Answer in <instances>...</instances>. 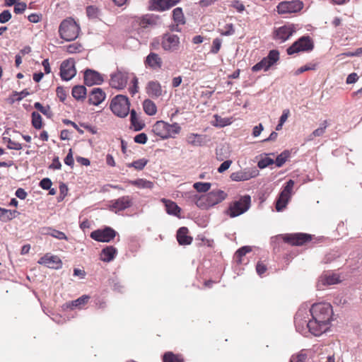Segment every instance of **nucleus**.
<instances>
[{
  "label": "nucleus",
  "mask_w": 362,
  "mask_h": 362,
  "mask_svg": "<svg viewBox=\"0 0 362 362\" xmlns=\"http://www.w3.org/2000/svg\"><path fill=\"white\" fill-rule=\"evenodd\" d=\"M305 310L299 309L294 317V322L298 331L304 325L308 328L309 332L315 335L320 336L329 329V325L333 314L332 307L329 303H315L310 308L309 312L312 320L308 321L304 316Z\"/></svg>",
  "instance_id": "obj_1"
},
{
  "label": "nucleus",
  "mask_w": 362,
  "mask_h": 362,
  "mask_svg": "<svg viewBox=\"0 0 362 362\" xmlns=\"http://www.w3.org/2000/svg\"><path fill=\"white\" fill-rule=\"evenodd\" d=\"M226 197V193L223 190H212L206 194L202 195L199 197L196 196L195 204L199 208L205 209L221 202Z\"/></svg>",
  "instance_id": "obj_2"
},
{
  "label": "nucleus",
  "mask_w": 362,
  "mask_h": 362,
  "mask_svg": "<svg viewBox=\"0 0 362 362\" xmlns=\"http://www.w3.org/2000/svg\"><path fill=\"white\" fill-rule=\"evenodd\" d=\"M79 26L71 18L64 20L59 25V33L61 38L66 41L75 40L79 32Z\"/></svg>",
  "instance_id": "obj_3"
},
{
  "label": "nucleus",
  "mask_w": 362,
  "mask_h": 362,
  "mask_svg": "<svg viewBox=\"0 0 362 362\" xmlns=\"http://www.w3.org/2000/svg\"><path fill=\"white\" fill-rule=\"evenodd\" d=\"M130 103L126 95H117L112 100L110 103V109L112 112L119 117H125L128 115Z\"/></svg>",
  "instance_id": "obj_4"
},
{
  "label": "nucleus",
  "mask_w": 362,
  "mask_h": 362,
  "mask_svg": "<svg viewBox=\"0 0 362 362\" xmlns=\"http://www.w3.org/2000/svg\"><path fill=\"white\" fill-rule=\"evenodd\" d=\"M314 48V43L310 36H303L287 48V54L292 55L300 52H310Z\"/></svg>",
  "instance_id": "obj_5"
},
{
  "label": "nucleus",
  "mask_w": 362,
  "mask_h": 362,
  "mask_svg": "<svg viewBox=\"0 0 362 362\" xmlns=\"http://www.w3.org/2000/svg\"><path fill=\"white\" fill-rule=\"evenodd\" d=\"M251 197L250 195H244L238 201L233 202L228 209V215L232 217L238 216L246 212L250 207Z\"/></svg>",
  "instance_id": "obj_6"
},
{
  "label": "nucleus",
  "mask_w": 362,
  "mask_h": 362,
  "mask_svg": "<svg viewBox=\"0 0 362 362\" xmlns=\"http://www.w3.org/2000/svg\"><path fill=\"white\" fill-rule=\"evenodd\" d=\"M279 59V52L276 49L270 50L268 55L264 57L259 62L257 63L252 67L254 72L259 71L262 69L264 71L269 70Z\"/></svg>",
  "instance_id": "obj_7"
},
{
  "label": "nucleus",
  "mask_w": 362,
  "mask_h": 362,
  "mask_svg": "<svg viewBox=\"0 0 362 362\" xmlns=\"http://www.w3.org/2000/svg\"><path fill=\"white\" fill-rule=\"evenodd\" d=\"M294 184L293 180H289L286 182L276 202V209L277 211H281L286 206L291 198Z\"/></svg>",
  "instance_id": "obj_8"
},
{
  "label": "nucleus",
  "mask_w": 362,
  "mask_h": 362,
  "mask_svg": "<svg viewBox=\"0 0 362 362\" xmlns=\"http://www.w3.org/2000/svg\"><path fill=\"white\" fill-rule=\"evenodd\" d=\"M117 233L111 227L106 226L103 229L93 230L90 233V238L98 242L109 243L113 240Z\"/></svg>",
  "instance_id": "obj_9"
},
{
  "label": "nucleus",
  "mask_w": 362,
  "mask_h": 362,
  "mask_svg": "<svg viewBox=\"0 0 362 362\" xmlns=\"http://www.w3.org/2000/svg\"><path fill=\"white\" fill-rule=\"evenodd\" d=\"M128 74V72L122 71L120 69H117L116 72L111 74L110 79V86L117 90L124 89L129 80Z\"/></svg>",
  "instance_id": "obj_10"
},
{
  "label": "nucleus",
  "mask_w": 362,
  "mask_h": 362,
  "mask_svg": "<svg viewBox=\"0 0 362 362\" xmlns=\"http://www.w3.org/2000/svg\"><path fill=\"white\" fill-rule=\"evenodd\" d=\"M303 8V3L299 0L282 1L277 6V11L279 14L296 13Z\"/></svg>",
  "instance_id": "obj_11"
},
{
  "label": "nucleus",
  "mask_w": 362,
  "mask_h": 362,
  "mask_svg": "<svg viewBox=\"0 0 362 362\" xmlns=\"http://www.w3.org/2000/svg\"><path fill=\"white\" fill-rule=\"evenodd\" d=\"M76 74L75 62L73 59L64 60L60 66V76L64 81H70Z\"/></svg>",
  "instance_id": "obj_12"
},
{
  "label": "nucleus",
  "mask_w": 362,
  "mask_h": 362,
  "mask_svg": "<svg viewBox=\"0 0 362 362\" xmlns=\"http://www.w3.org/2000/svg\"><path fill=\"white\" fill-rule=\"evenodd\" d=\"M296 30V28L293 24L284 25L274 30V38L280 42H284L293 35Z\"/></svg>",
  "instance_id": "obj_13"
},
{
  "label": "nucleus",
  "mask_w": 362,
  "mask_h": 362,
  "mask_svg": "<svg viewBox=\"0 0 362 362\" xmlns=\"http://www.w3.org/2000/svg\"><path fill=\"white\" fill-rule=\"evenodd\" d=\"M133 204V199L130 196H122L117 199L110 202V209L111 211L117 213L124 211Z\"/></svg>",
  "instance_id": "obj_14"
},
{
  "label": "nucleus",
  "mask_w": 362,
  "mask_h": 362,
  "mask_svg": "<svg viewBox=\"0 0 362 362\" xmlns=\"http://www.w3.org/2000/svg\"><path fill=\"white\" fill-rule=\"evenodd\" d=\"M259 175V170L255 168H245L242 170L231 173L230 177L233 181L241 182L247 181L251 178H254Z\"/></svg>",
  "instance_id": "obj_15"
},
{
  "label": "nucleus",
  "mask_w": 362,
  "mask_h": 362,
  "mask_svg": "<svg viewBox=\"0 0 362 362\" xmlns=\"http://www.w3.org/2000/svg\"><path fill=\"white\" fill-rule=\"evenodd\" d=\"M162 48L168 52H175L180 47V38L176 35L165 34L161 42Z\"/></svg>",
  "instance_id": "obj_16"
},
{
  "label": "nucleus",
  "mask_w": 362,
  "mask_h": 362,
  "mask_svg": "<svg viewBox=\"0 0 362 362\" xmlns=\"http://www.w3.org/2000/svg\"><path fill=\"white\" fill-rule=\"evenodd\" d=\"M37 263L51 269H59L62 267V263L60 258L57 255H51L50 253L45 254L42 257Z\"/></svg>",
  "instance_id": "obj_17"
},
{
  "label": "nucleus",
  "mask_w": 362,
  "mask_h": 362,
  "mask_svg": "<svg viewBox=\"0 0 362 362\" xmlns=\"http://www.w3.org/2000/svg\"><path fill=\"white\" fill-rule=\"evenodd\" d=\"M311 240L310 235L307 233L287 234L284 236V240L292 245H302Z\"/></svg>",
  "instance_id": "obj_18"
},
{
  "label": "nucleus",
  "mask_w": 362,
  "mask_h": 362,
  "mask_svg": "<svg viewBox=\"0 0 362 362\" xmlns=\"http://www.w3.org/2000/svg\"><path fill=\"white\" fill-rule=\"evenodd\" d=\"M104 81L103 76L98 71L86 69L84 72V83L88 86L100 85Z\"/></svg>",
  "instance_id": "obj_19"
},
{
  "label": "nucleus",
  "mask_w": 362,
  "mask_h": 362,
  "mask_svg": "<svg viewBox=\"0 0 362 362\" xmlns=\"http://www.w3.org/2000/svg\"><path fill=\"white\" fill-rule=\"evenodd\" d=\"M146 91L153 98H158L163 94L161 85L157 81H148L146 87Z\"/></svg>",
  "instance_id": "obj_20"
},
{
  "label": "nucleus",
  "mask_w": 362,
  "mask_h": 362,
  "mask_svg": "<svg viewBox=\"0 0 362 362\" xmlns=\"http://www.w3.org/2000/svg\"><path fill=\"white\" fill-rule=\"evenodd\" d=\"M106 95L100 88H94L88 96V103L93 105H100L105 99Z\"/></svg>",
  "instance_id": "obj_21"
},
{
  "label": "nucleus",
  "mask_w": 362,
  "mask_h": 362,
  "mask_svg": "<svg viewBox=\"0 0 362 362\" xmlns=\"http://www.w3.org/2000/svg\"><path fill=\"white\" fill-rule=\"evenodd\" d=\"M162 59L159 55L154 52H151L145 60L146 66L151 67L153 69H160L162 66Z\"/></svg>",
  "instance_id": "obj_22"
},
{
  "label": "nucleus",
  "mask_w": 362,
  "mask_h": 362,
  "mask_svg": "<svg viewBox=\"0 0 362 362\" xmlns=\"http://www.w3.org/2000/svg\"><path fill=\"white\" fill-rule=\"evenodd\" d=\"M167 128H168V123L163 121H157L153 126V132L162 139H168L169 135L167 134Z\"/></svg>",
  "instance_id": "obj_23"
},
{
  "label": "nucleus",
  "mask_w": 362,
  "mask_h": 362,
  "mask_svg": "<svg viewBox=\"0 0 362 362\" xmlns=\"http://www.w3.org/2000/svg\"><path fill=\"white\" fill-rule=\"evenodd\" d=\"M206 136L198 134H189L187 136V141L193 146H201L206 144Z\"/></svg>",
  "instance_id": "obj_24"
},
{
  "label": "nucleus",
  "mask_w": 362,
  "mask_h": 362,
  "mask_svg": "<svg viewBox=\"0 0 362 362\" xmlns=\"http://www.w3.org/2000/svg\"><path fill=\"white\" fill-rule=\"evenodd\" d=\"M188 229L186 227H181L177 231V240L180 245H190L192 238L187 235Z\"/></svg>",
  "instance_id": "obj_25"
},
{
  "label": "nucleus",
  "mask_w": 362,
  "mask_h": 362,
  "mask_svg": "<svg viewBox=\"0 0 362 362\" xmlns=\"http://www.w3.org/2000/svg\"><path fill=\"white\" fill-rule=\"evenodd\" d=\"M117 254V249L113 246H107L103 248L100 254V259L105 262H109L114 259Z\"/></svg>",
  "instance_id": "obj_26"
},
{
  "label": "nucleus",
  "mask_w": 362,
  "mask_h": 362,
  "mask_svg": "<svg viewBox=\"0 0 362 362\" xmlns=\"http://www.w3.org/2000/svg\"><path fill=\"white\" fill-rule=\"evenodd\" d=\"M162 202L165 204V210L168 214L178 216L181 209L175 202L165 199H163Z\"/></svg>",
  "instance_id": "obj_27"
},
{
  "label": "nucleus",
  "mask_w": 362,
  "mask_h": 362,
  "mask_svg": "<svg viewBox=\"0 0 362 362\" xmlns=\"http://www.w3.org/2000/svg\"><path fill=\"white\" fill-rule=\"evenodd\" d=\"M180 0H157L156 9L163 11L170 8L180 2Z\"/></svg>",
  "instance_id": "obj_28"
},
{
  "label": "nucleus",
  "mask_w": 362,
  "mask_h": 362,
  "mask_svg": "<svg viewBox=\"0 0 362 362\" xmlns=\"http://www.w3.org/2000/svg\"><path fill=\"white\" fill-rule=\"evenodd\" d=\"M129 112L130 122L134 130L136 132L141 130L145 126L144 123L139 119L136 112L134 110H132Z\"/></svg>",
  "instance_id": "obj_29"
},
{
  "label": "nucleus",
  "mask_w": 362,
  "mask_h": 362,
  "mask_svg": "<svg viewBox=\"0 0 362 362\" xmlns=\"http://www.w3.org/2000/svg\"><path fill=\"white\" fill-rule=\"evenodd\" d=\"M72 96L77 100H83L86 95V88L83 86H75L72 88Z\"/></svg>",
  "instance_id": "obj_30"
},
{
  "label": "nucleus",
  "mask_w": 362,
  "mask_h": 362,
  "mask_svg": "<svg viewBox=\"0 0 362 362\" xmlns=\"http://www.w3.org/2000/svg\"><path fill=\"white\" fill-rule=\"evenodd\" d=\"M18 212L16 210H9L0 207V220L4 222H7L12 220L16 217V214Z\"/></svg>",
  "instance_id": "obj_31"
},
{
  "label": "nucleus",
  "mask_w": 362,
  "mask_h": 362,
  "mask_svg": "<svg viewBox=\"0 0 362 362\" xmlns=\"http://www.w3.org/2000/svg\"><path fill=\"white\" fill-rule=\"evenodd\" d=\"M143 108L148 115H154L156 113L157 108L156 104L149 99H146L143 102Z\"/></svg>",
  "instance_id": "obj_32"
},
{
  "label": "nucleus",
  "mask_w": 362,
  "mask_h": 362,
  "mask_svg": "<svg viewBox=\"0 0 362 362\" xmlns=\"http://www.w3.org/2000/svg\"><path fill=\"white\" fill-rule=\"evenodd\" d=\"M173 18L175 23L181 25L185 23V18L182 8L177 7L173 11Z\"/></svg>",
  "instance_id": "obj_33"
},
{
  "label": "nucleus",
  "mask_w": 362,
  "mask_h": 362,
  "mask_svg": "<svg viewBox=\"0 0 362 362\" xmlns=\"http://www.w3.org/2000/svg\"><path fill=\"white\" fill-rule=\"evenodd\" d=\"M45 234L51 235L52 237L55 238L58 240H68V238L66 235V234L62 231L57 230L52 228H45Z\"/></svg>",
  "instance_id": "obj_34"
},
{
  "label": "nucleus",
  "mask_w": 362,
  "mask_h": 362,
  "mask_svg": "<svg viewBox=\"0 0 362 362\" xmlns=\"http://www.w3.org/2000/svg\"><path fill=\"white\" fill-rule=\"evenodd\" d=\"M86 14L90 19H97L101 15V11L95 6H88L86 7Z\"/></svg>",
  "instance_id": "obj_35"
},
{
  "label": "nucleus",
  "mask_w": 362,
  "mask_h": 362,
  "mask_svg": "<svg viewBox=\"0 0 362 362\" xmlns=\"http://www.w3.org/2000/svg\"><path fill=\"white\" fill-rule=\"evenodd\" d=\"M148 160L146 158H141L127 164L129 168H134L137 170H141L147 165Z\"/></svg>",
  "instance_id": "obj_36"
},
{
  "label": "nucleus",
  "mask_w": 362,
  "mask_h": 362,
  "mask_svg": "<svg viewBox=\"0 0 362 362\" xmlns=\"http://www.w3.org/2000/svg\"><path fill=\"white\" fill-rule=\"evenodd\" d=\"M34 107L45 115L47 118H51L53 116V113L49 105L43 106L40 103L36 102L34 104Z\"/></svg>",
  "instance_id": "obj_37"
},
{
  "label": "nucleus",
  "mask_w": 362,
  "mask_h": 362,
  "mask_svg": "<svg viewBox=\"0 0 362 362\" xmlns=\"http://www.w3.org/2000/svg\"><path fill=\"white\" fill-rule=\"evenodd\" d=\"M132 184L142 189H151L153 187V183L152 182L144 179H137L132 181Z\"/></svg>",
  "instance_id": "obj_38"
},
{
  "label": "nucleus",
  "mask_w": 362,
  "mask_h": 362,
  "mask_svg": "<svg viewBox=\"0 0 362 362\" xmlns=\"http://www.w3.org/2000/svg\"><path fill=\"white\" fill-rule=\"evenodd\" d=\"M215 122L214 125L218 127H223L231 124V120L228 117H221L218 115L214 116Z\"/></svg>",
  "instance_id": "obj_39"
},
{
  "label": "nucleus",
  "mask_w": 362,
  "mask_h": 362,
  "mask_svg": "<svg viewBox=\"0 0 362 362\" xmlns=\"http://www.w3.org/2000/svg\"><path fill=\"white\" fill-rule=\"evenodd\" d=\"M290 156V153L288 151H284L282 153H281L274 160V163L279 168L281 167L286 161L288 160V158Z\"/></svg>",
  "instance_id": "obj_40"
},
{
  "label": "nucleus",
  "mask_w": 362,
  "mask_h": 362,
  "mask_svg": "<svg viewBox=\"0 0 362 362\" xmlns=\"http://www.w3.org/2000/svg\"><path fill=\"white\" fill-rule=\"evenodd\" d=\"M327 127V120H325L322 123L320 124V127L313 131V133L309 136L308 140H312L314 137L322 136L325 133Z\"/></svg>",
  "instance_id": "obj_41"
},
{
  "label": "nucleus",
  "mask_w": 362,
  "mask_h": 362,
  "mask_svg": "<svg viewBox=\"0 0 362 362\" xmlns=\"http://www.w3.org/2000/svg\"><path fill=\"white\" fill-rule=\"evenodd\" d=\"M321 281L325 285H333L339 282V276L334 274L322 276Z\"/></svg>",
  "instance_id": "obj_42"
},
{
  "label": "nucleus",
  "mask_w": 362,
  "mask_h": 362,
  "mask_svg": "<svg viewBox=\"0 0 362 362\" xmlns=\"http://www.w3.org/2000/svg\"><path fill=\"white\" fill-rule=\"evenodd\" d=\"M252 249L250 246H243L239 248L235 254V257L237 259L236 261L238 263L240 264L242 262V257L245 256L247 253L251 252Z\"/></svg>",
  "instance_id": "obj_43"
},
{
  "label": "nucleus",
  "mask_w": 362,
  "mask_h": 362,
  "mask_svg": "<svg viewBox=\"0 0 362 362\" xmlns=\"http://www.w3.org/2000/svg\"><path fill=\"white\" fill-rule=\"evenodd\" d=\"M32 125L36 129H40L42 127V117L37 112H32Z\"/></svg>",
  "instance_id": "obj_44"
},
{
  "label": "nucleus",
  "mask_w": 362,
  "mask_h": 362,
  "mask_svg": "<svg viewBox=\"0 0 362 362\" xmlns=\"http://www.w3.org/2000/svg\"><path fill=\"white\" fill-rule=\"evenodd\" d=\"M163 362H183V359L178 355L174 354L173 352H166L163 355Z\"/></svg>",
  "instance_id": "obj_45"
},
{
  "label": "nucleus",
  "mask_w": 362,
  "mask_h": 362,
  "mask_svg": "<svg viewBox=\"0 0 362 362\" xmlns=\"http://www.w3.org/2000/svg\"><path fill=\"white\" fill-rule=\"evenodd\" d=\"M90 299V296L88 295H83L75 300L71 301V308H81L88 303Z\"/></svg>",
  "instance_id": "obj_46"
},
{
  "label": "nucleus",
  "mask_w": 362,
  "mask_h": 362,
  "mask_svg": "<svg viewBox=\"0 0 362 362\" xmlns=\"http://www.w3.org/2000/svg\"><path fill=\"white\" fill-rule=\"evenodd\" d=\"M211 185L209 182H195L193 187L198 192H206L210 189Z\"/></svg>",
  "instance_id": "obj_47"
},
{
  "label": "nucleus",
  "mask_w": 362,
  "mask_h": 362,
  "mask_svg": "<svg viewBox=\"0 0 362 362\" xmlns=\"http://www.w3.org/2000/svg\"><path fill=\"white\" fill-rule=\"evenodd\" d=\"M274 163V159L269 158L267 156V155L266 154V156L263 158H262L257 163V166L260 168V169H263V168H265L267 167H268L269 165H272Z\"/></svg>",
  "instance_id": "obj_48"
},
{
  "label": "nucleus",
  "mask_w": 362,
  "mask_h": 362,
  "mask_svg": "<svg viewBox=\"0 0 362 362\" xmlns=\"http://www.w3.org/2000/svg\"><path fill=\"white\" fill-rule=\"evenodd\" d=\"M3 141L5 143H7V148L8 149H13V150L22 149V145L20 143L16 142V141L11 140L10 138L4 137Z\"/></svg>",
  "instance_id": "obj_49"
},
{
  "label": "nucleus",
  "mask_w": 362,
  "mask_h": 362,
  "mask_svg": "<svg viewBox=\"0 0 362 362\" xmlns=\"http://www.w3.org/2000/svg\"><path fill=\"white\" fill-rule=\"evenodd\" d=\"M167 134L170 137H174L175 134H177L180 132V127L177 123H173L172 124H168V128H167Z\"/></svg>",
  "instance_id": "obj_50"
},
{
  "label": "nucleus",
  "mask_w": 362,
  "mask_h": 362,
  "mask_svg": "<svg viewBox=\"0 0 362 362\" xmlns=\"http://www.w3.org/2000/svg\"><path fill=\"white\" fill-rule=\"evenodd\" d=\"M316 68H317V64H315V63H309V64H305V66H303L300 67L299 69H298L295 71L294 74L296 76H298V75H300L302 73H303L305 71H307L315 70Z\"/></svg>",
  "instance_id": "obj_51"
},
{
  "label": "nucleus",
  "mask_w": 362,
  "mask_h": 362,
  "mask_svg": "<svg viewBox=\"0 0 362 362\" xmlns=\"http://www.w3.org/2000/svg\"><path fill=\"white\" fill-rule=\"evenodd\" d=\"M222 40L219 38H215L213 40L212 47L211 52L213 54H217L221 49Z\"/></svg>",
  "instance_id": "obj_52"
},
{
  "label": "nucleus",
  "mask_w": 362,
  "mask_h": 362,
  "mask_svg": "<svg viewBox=\"0 0 362 362\" xmlns=\"http://www.w3.org/2000/svg\"><path fill=\"white\" fill-rule=\"evenodd\" d=\"M224 28L225 30L221 32V35L230 36L235 33L234 26L232 23L226 24Z\"/></svg>",
  "instance_id": "obj_53"
},
{
  "label": "nucleus",
  "mask_w": 362,
  "mask_h": 362,
  "mask_svg": "<svg viewBox=\"0 0 362 362\" xmlns=\"http://www.w3.org/2000/svg\"><path fill=\"white\" fill-rule=\"evenodd\" d=\"M81 45L78 43H73L66 47V52L69 54H74L81 52Z\"/></svg>",
  "instance_id": "obj_54"
},
{
  "label": "nucleus",
  "mask_w": 362,
  "mask_h": 362,
  "mask_svg": "<svg viewBox=\"0 0 362 362\" xmlns=\"http://www.w3.org/2000/svg\"><path fill=\"white\" fill-rule=\"evenodd\" d=\"M226 151V148L224 146H221V147L216 148V158L218 160L222 161L226 158H227V156L225 154Z\"/></svg>",
  "instance_id": "obj_55"
},
{
  "label": "nucleus",
  "mask_w": 362,
  "mask_h": 362,
  "mask_svg": "<svg viewBox=\"0 0 362 362\" xmlns=\"http://www.w3.org/2000/svg\"><path fill=\"white\" fill-rule=\"evenodd\" d=\"M339 57H361L362 56V47L357 48L354 52H348L341 53L339 55Z\"/></svg>",
  "instance_id": "obj_56"
},
{
  "label": "nucleus",
  "mask_w": 362,
  "mask_h": 362,
  "mask_svg": "<svg viewBox=\"0 0 362 362\" xmlns=\"http://www.w3.org/2000/svg\"><path fill=\"white\" fill-rule=\"evenodd\" d=\"M27 8V4L24 2L16 3L14 6V12L16 14L23 13Z\"/></svg>",
  "instance_id": "obj_57"
},
{
  "label": "nucleus",
  "mask_w": 362,
  "mask_h": 362,
  "mask_svg": "<svg viewBox=\"0 0 362 362\" xmlns=\"http://www.w3.org/2000/svg\"><path fill=\"white\" fill-rule=\"evenodd\" d=\"M11 18V13L8 10H4L0 13V23H6Z\"/></svg>",
  "instance_id": "obj_58"
},
{
  "label": "nucleus",
  "mask_w": 362,
  "mask_h": 362,
  "mask_svg": "<svg viewBox=\"0 0 362 362\" xmlns=\"http://www.w3.org/2000/svg\"><path fill=\"white\" fill-rule=\"evenodd\" d=\"M307 359V355L300 352L296 356H293L290 360V362H305Z\"/></svg>",
  "instance_id": "obj_59"
},
{
  "label": "nucleus",
  "mask_w": 362,
  "mask_h": 362,
  "mask_svg": "<svg viewBox=\"0 0 362 362\" xmlns=\"http://www.w3.org/2000/svg\"><path fill=\"white\" fill-rule=\"evenodd\" d=\"M147 135L145 133H140L135 136L134 140L136 143L145 144L147 142Z\"/></svg>",
  "instance_id": "obj_60"
},
{
  "label": "nucleus",
  "mask_w": 362,
  "mask_h": 362,
  "mask_svg": "<svg viewBox=\"0 0 362 362\" xmlns=\"http://www.w3.org/2000/svg\"><path fill=\"white\" fill-rule=\"evenodd\" d=\"M57 95L60 101L64 102L66 98V93L62 86H59L56 90Z\"/></svg>",
  "instance_id": "obj_61"
},
{
  "label": "nucleus",
  "mask_w": 362,
  "mask_h": 362,
  "mask_svg": "<svg viewBox=\"0 0 362 362\" xmlns=\"http://www.w3.org/2000/svg\"><path fill=\"white\" fill-rule=\"evenodd\" d=\"M52 182L51 181V180L48 177H45V178H43L40 182V186L43 189H50V187H52Z\"/></svg>",
  "instance_id": "obj_62"
},
{
  "label": "nucleus",
  "mask_w": 362,
  "mask_h": 362,
  "mask_svg": "<svg viewBox=\"0 0 362 362\" xmlns=\"http://www.w3.org/2000/svg\"><path fill=\"white\" fill-rule=\"evenodd\" d=\"M232 164V160H226L223 161L218 168V172L222 173L228 170Z\"/></svg>",
  "instance_id": "obj_63"
},
{
  "label": "nucleus",
  "mask_w": 362,
  "mask_h": 362,
  "mask_svg": "<svg viewBox=\"0 0 362 362\" xmlns=\"http://www.w3.org/2000/svg\"><path fill=\"white\" fill-rule=\"evenodd\" d=\"M233 8L236 9L239 13H242L245 10V6L238 0H234L231 3Z\"/></svg>",
  "instance_id": "obj_64"
}]
</instances>
